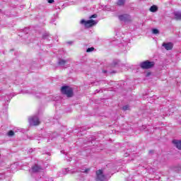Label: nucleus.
<instances>
[{
    "label": "nucleus",
    "mask_w": 181,
    "mask_h": 181,
    "mask_svg": "<svg viewBox=\"0 0 181 181\" xmlns=\"http://www.w3.org/2000/svg\"><path fill=\"white\" fill-rule=\"evenodd\" d=\"M68 43H69V45H71L72 42H68Z\"/></svg>",
    "instance_id": "b1692460"
},
{
    "label": "nucleus",
    "mask_w": 181,
    "mask_h": 181,
    "mask_svg": "<svg viewBox=\"0 0 181 181\" xmlns=\"http://www.w3.org/2000/svg\"><path fill=\"white\" fill-rule=\"evenodd\" d=\"M81 23H95V21L90 19L88 21H86L84 19L81 21Z\"/></svg>",
    "instance_id": "ddd939ff"
},
{
    "label": "nucleus",
    "mask_w": 181,
    "mask_h": 181,
    "mask_svg": "<svg viewBox=\"0 0 181 181\" xmlns=\"http://www.w3.org/2000/svg\"><path fill=\"white\" fill-rule=\"evenodd\" d=\"M82 26L86 29H88L90 28H93V26H95V23H83Z\"/></svg>",
    "instance_id": "6e6552de"
},
{
    "label": "nucleus",
    "mask_w": 181,
    "mask_h": 181,
    "mask_svg": "<svg viewBox=\"0 0 181 181\" xmlns=\"http://www.w3.org/2000/svg\"><path fill=\"white\" fill-rule=\"evenodd\" d=\"M175 19L176 21H181V12H175L174 13Z\"/></svg>",
    "instance_id": "1a4fd4ad"
},
{
    "label": "nucleus",
    "mask_w": 181,
    "mask_h": 181,
    "mask_svg": "<svg viewBox=\"0 0 181 181\" xmlns=\"http://www.w3.org/2000/svg\"><path fill=\"white\" fill-rule=\"evenodd\" d=\"M97 14H93V15H92L90 17V19H93V18H97Z\"/></svg>",
    "instance_id": "aec40b11"
},
{
    "label": "nucleus",
    "mask_w": 181,
    "mask_h": 181,
    "mask_svg": "<svg viewBox=\"0 0 181 181\" xmlns=\"http://www.w3.org/2000/svg\"><path fill=\"white\" fill-rule=\"evenodd\" d=\"M152 33H153V35H158V34H159V30H158L156 28H153Z\"/></svg>",
    "instance_id": "2eb2a0df"
},
{
    "label": "nucleus",
    "mask_w": 181,
    "mask_h": 181,
    "mask_svg": "<svg viewBox=\"0 0 181 181\" xmlns=\"http://www.w3.org/2000/svg\"><path fill=\"white\" fill-rule=\"evenodd\" d=\"M67 160H69V161H70V160H71V158H70V159H67Z\"/></svg>",
    "instance_id": "393cba45"
},
{
    "label": "nucleus",
    "mask_w": 181,
    "mask_h": 181,
    "mask_svg": "<svg viewBox=\"0 0 181 181\" xmlns=\"http://www.w3.org/2000/svg\"><path fill=\"white\" fill-rule=\"evenodd\" d=\"M123 111H127L129 110V105H125L122 107Z\"/></svg>",
    "instance_id": "6ab92c4d"
},
{
    "label": "nucleus",
    "mask_w": 181,
    "mask_h": 181,
    "mask_svg": "<svg viewBox=\"0 0 181 181\" xmlns=\"http://www.w3.org/2000/svg\"><path fill=\"white\" fill-rule=\"evenodd\" d=\"M93 51H94V47H89L86 49L87 53H90V52H93Z\"/></svg>",
    "instance_id": "dca6fc26"
},
{
    "label": "nucleus",
    "mask_w": 181,
    "mask_h": 181,
    "mask_svg": "<svg viewBox=\"0 0 181 181\" xmlns=\"http://www.w3.org/2000/svg\"><path fill=\"white\" fill-rule=\"evenodd\" d=\"M48 36H49V33H45L42 35V39H47Z\"/></svg>",
    "instance_id": "f3484780"
},
{
    "label": "nucleus",
    "mask_w": 181,
    "mask_h": 181,
    "mask_svg": "<svg viewBox=\"0 0 181 181\" xmlns=\"http://www.w3.org/2000/svg\"><path fill=\"white\" fill-rule=\"evenodd\" d=\"M173 144L176 146L177 149L181 151V140H173Z\"/></svg>",
    "instance_id": "0eeeda50"
},
{
    "label": "nucleus",
    "mask_w": 181,
    "mask_h": 181,
    "mask_svg": "<svg viewBox=\"0 0 181 181\" xmlns=\"http://www.w3.org/2000/svg\"><path fill=\"white\" fill-rule=\"evenodd\" d=\"M127 18H129V16L128 14H123V15L119 16V21H124V22L125 21H127Z\"/></svg>",
    "instance_id": "9d476101"
},
{
    "label": "nucleus",
    "mask_w": 181,
    "mask_h": 181,
    "mask_svg": "<svg viewBox=\"0 0 181 181\" xmlns=\"http://www.w3.org/2000/svg\"><path fill=\"white\" fill-rule=\"evenodd\" d=\"M163 46L166 50H172V49L173 48V44H172L171 42L163 43Z\"/></svg>",
    "instance_id": "423d86ee"
},
{
    "label": "nucleus",
    "mask_w": 181,
    "mask_h": 181,
    "mask_svg": "<svg viewBox=\"0 0 181 181\" xmlns=\"http://www.w3.org/2000/svg\"><path fill=\"white\" fill-rule=\"evenodd\" d=\"M61 92L66 97H73V88H70V86H62Z\"/></svg>",
    "instance_id": "f257e3e1"
},
{
    "label": "nucleus",
    "mask_w": 181,
    "mask_h": 181,
    "mask_svg": "<svg viewBox=\"0 0 181 181\" xmlns=\"http://www.w3.org/2000/svg\"><path fill=\"white\" fill-rule=\"evenodd\" d=\"M48 4H53L54 2V0H48Z\"/></svg>",
    "instance_id": "4be33fe9"
},
{
    "label": "nucleus",
    "mask_w": 181,
    "mask_h": 181,
    "mask_svg": "<svg viewBox=\"0 0 181 181\" xmlns=\"http://www.w3.org/2000/svg\"><path fill=\"white\" fill-rule=\"evenodd\" d=\"M125 4V0H118L117 2V5H118V6H122L123 5H124Z\"/></svg>",
    "instance_id": "4468645a"
},
{
    "label": "nucleus",
    "mask_w": 181,
    "mask_h": 181,
    "mask_svg": "<svg viewBox=\"0 0 181 181\" xmlns=\"http://www.w3.org/2000/svg\"><path fill=\"white\" fill-rule=\"evenodd\" d=\"M8 136H13V135H15V132H13V131L11 130L10 132H8Z\"/></svg>",
    "instance_id": "a211bd4d"
},
{
    "label": "nucleus",
    "mask_w": 181,
    "mask_h": 181,
    "mask_svg": "<svg viewBox=\"0 0 181 181\" xmlns=\"http://www.w3.org/2000/svg\"><path fill=\"white\" fill-rule=\"evenodd\" d=\"M96 181H108V177L104 175L102 170L96 171Z\"/></svg>",
    "instance_id": "f03ea898"
},
{
    "label": "nucleus",
    "mask_w": 181,
    "mask_h": 181,
    "mask_svg": "<svg viewBox=\"0 0 181 181\" xmlns=\"http://www.w3.org/2000/svg\"><path fill=\"white\" fill-rule=\"evenodd\" d=\"M68 62H69L68 60L59 59V64L60 66H62V67H64V66H66V64H67Z\"/></svg>",
    "instance_id": "9b49d317"
},
{
    "label": "nucleus",
    "mask_w": 181,
    "mask_h": 181,
    "mask_svg": "<svg viewBox=\"0 0 181 181\" xmlns=\"http://www.w3.org/2000/svg\"><path fill=\"white\" fill-rule=\"evenodd\" d=\"M61 153H64V151H61Z\"/></svg>",
    "instance_id": "5701e85b"
},
{
    "label": "nucleus",
    "mask_w": 181,
    "mask_h": 181,
    "mask_svg": "<svg viewBox=\"0 0 181 181\" xmlns=\"http://www.w3.org/2000/svg\"><path fill=\"white\" fill-rule=\"evenodd\" d=\"M30 125L36 126L40 124V121L39 120V117L37 116H34L33 117L29 118L28 119Z\"/></svg>",
    "instance_id": "20e7f679"
},
{
    "label": "nucleus",
    "mask_w": 181,
    "mask_h": 181,
    "mask_svg": "<svg viewBox=\"0 0 181 181\" xmlns=\"http://www.w3.org/2000/svg\"><path fill=\"white\" fill-rule=\"evenodd\" d=\"M42 170H43V168H42V167L35 165L32 167L30 172H32L33 173H37V172H42Z\"/></svg>",
    "instance_id": "39448f33"
},
{
    "label": "nucleus",
    "mask_w": 181,
    "mask_h": 181,
    "mask_svg": "<svg viewBox=\"0 0 181 181\" xmlns=\"http://www.w3.org/2000/svg\"><path fill=\"white\" fill-rule=\"evenodd\" d=\"M149 11L150 12H153V13L157 12L158 6L156 5H153L150 7Z\"/></svg>",
    "instance_id": "f8f14e48"
},
{
    "label": "nucleus",
    "mask_w": 181,
    "mask_h": 181,
    "mask_svg": "<svg viewBox=\"0 0 181 181\" xmlns=\"http://www.w3.org/2000/svg\"><path fill=\"white\" fill-rule=\"evenodd\" d=\"M66 170H69V168L66 169Z\"/></svg>",
    "instance_id": "a878e982"
},
{
    "label": "nucleus",
    "mask_w": 181,
    "mask_h": 181,
    "mask_svg": "<svg viewBox=\"0 0 181 181\" xmlns=\"http://www.w3.org/2000/svg\"><path fill=\"white\" fill-rule=\"evenodd\" d=\"M83 173H88V172H90V169L89 168H86L85 170L82 171Z\"/></svg>",
    "instance_id": "412c9836"
},
{
    "label": "nucleus",
    "mask_w": 181,
    "mask_h": 181,
    "mask_svg": "<svg viewBox=\"0 0 181 181\" xmlns=\"http://www.w3.org/2000/svg\"><path fill=\"white\" fill-rule=\"evenodd\" d=\"M140 66H141V69H152V67H153V66H155V62H154L145 61L144 62H141L140 64Z\"/></svg>",
    "instance_id": "7ed1b4c3"
}]
</instances>
